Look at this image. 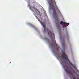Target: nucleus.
<instances>
[{
	"mask_svg": "<svg viewBox=\"0 0 79 79\" xmlns=\"http://www.w3.org/2000/svg\"><path fill=\"white\" fill-rule=\"evenodd\" d=\"M66 27V26H63V27Z\"/></svg>",
	"mask_w": 79,
	"mask_h": 79,
	"instance_id": "9b49d317",
	"label": "nucleus"
},
{
	"mask_svg": "<svg viewBox=\"0 0 79 79\" xmlns=\"http://www.w3.org/2000/svg\"><path fill=\"white\" fill-rule=\"evenodd\" d=\"M62 45L63 46V47L65 45V42L62 43Z\"/></svg>",
	"mask_w": 79,
	"mask_h": 79,
	"instance_id": "1a4fd4ad",
	"label": "nucleus"
},
{
	"mask_svg": "<svg viewBox=\"0 0 79 79\" xmlns=\"http://www.w3.org/2000/svg\"><path fill=\"white\" fill-rule=\"evenodd\" d=\"M30 9L31 10H32L33 9L35 10L36 13H37V14L38 15H39L40 16H42V14H41L40 13V12L37 10L35 7H30Z\"/></svg>",
	"mask_w": 79,
	"mask_h": 79,
	"instance_id": "20e7f679",
	"label": "nucleus"
},
{
	"mask_svg": "<svg viewBox=\"0 0 79 79\" xmlns=\"http://www.w3.org/2000/svg\"><path fill=\"white\" fill-rule=\"evenodd\" d=\"M63 24H67V26H68L69 25V23L63 22V21H62L60 22V24L63 25Z\"/></svg>",
	"mask_w": 79,
	"mask_h": 79,
	"instance_id": "423d86ee",
	"label": "nucleus"
},
{
	"mask_svg": "<svg viewBox=\"0 0 79 79\" xmlns=\"http://www.w3.org/2000/svg\"><path fill=\"white\" fill-rule=\"evenodd\" d=\"M35 17L36 18V19H38V21H39L40 22V20L39 19V18L37 17V16H36V15H35Z\"/></svg>",
	"mask_w": 79,
	"mask_h": 79,
	"instance_id": "6e6552de",
	"label": "nucleus"
},
{
	"mask_svg": "<svg viewBox=\"0 0 79 79\" xmlns=\"http://www.w3.org/2000/svg\"><path fill=\"white\" fill-rule=\"evenodd\" d=\"M56 19L57 20H58V16H56Z\"/></svg>",
	"mask_w": 79,
	"mask_h": 79,
	"instance_id": "9d476101",
	"label": "nucleus"
},
{
	"mask_svg": "<svg viewBox=\"0 0 79 79\" xmlns=\"http://www.w3.org/2000/svg\"><path fill=\"white\" fill-rule=\"evenodd\" d=\"M61 56L65 60H66V61H68V62L69 63L70 66H73V68H75V66L71 62H70V61L69 60V59H68V57H67V55H66V53H65L63 52L62 55L61 56H58V57L59 58H60V57H61Z\"/></svg>",
	"mask_w": 79,
	"mask_h": 79,
	"instance_id": "f257e3e1",
	"label": "nucleus"
},
{
	"mask_svg": "<svg viewBox=\"0 0 79 79\" xmlns=\"http://www.w3.org/2000/svg\"><path fill=\"white\" fill-rule=\"evenodd\" d=\"M53 14L54 16H57V14H56V10H55V8H53Z\"/></svg>",
	"mask_w": 79,
	"mask_h": 79,
	"instance_id": "0eeeda50",
	"label": "nucleus"
},
{
	"mask_svg": "<svg viewBox=\"0 0 79 79\" xmlns=\"http://www.w3.org/2000/svg\"><path fill=\"white\" fill-rule=\"evenodd\" d=\"M40 23L42 25V26L43 27L44 29V31H47V32H48V35H50V37H52L53 36V37H55V35H54V34L52 33V32L50 31V30L48 29V28H45V27H46L45 25L44 24V23H42V22H40ZM52 35L53 36H52Z\"/></svg>",
	"mask_w": 79,
	"mask_h": 79,
	"instance_id": "f03ea898",
	"label": "nucleus"
},
{
	"mask_svg": "<svg viewBox=\"0 0 79 79\" xmlns=\"http://www.w3.org/2000/svg\"><path fill=\"white\" fill-rule=\"evenodd\" d=\"M64 68L65 69V71H66V72L68 74H69V76L70 77H72V78L73 79H77L76 76L73 75V73L71 72L69 70L68 71H67V68H66L65 66L64 67Z\"/></svg>",
	"mask_w": 79,
	"mask_h": 79,
	"instance_id": "7ed1b4c3",
	"label": "nucleus"
},
{
	"mask_svg": "<svg viewBox=\"0 0 79 79\" xmlns=\"http://www.w3.org/2000/svg\"><path fill=\"white\" fill-rule=\"evenodd\" d=\"M53 47H55V46H56V50H58V49L59 48V46L58 45L56 44V42H55V41H54V43L53 44Z\"/></svg>",
	"mask_w": 79,
	"mask_h": 79,
	"instance_id": "39448f33",
	"label": "nucleus"
}]
</instances>
